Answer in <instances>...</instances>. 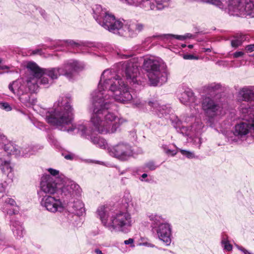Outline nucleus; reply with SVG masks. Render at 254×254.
Listing matches in <instances>:
<instances>
[{"instance_id": "obj_3", "label": "nucleus", "mask_w": 254, "mask_h": 254, "mask_svg": "<svg viewBox=\"0 0 254 254\" xmlns=\"http://www.w3.org/2000/svg\"><path fill=\"white\" fill-rule=\"evenodd\" d=\"M70 102V99L67 97H60L54 103L53 108L46 112L45 119L50 125L68 132L77 129L82 136L86 137L89 135V133L84 125L80 124L76 126L72 124L73 109L69 104Z\"/></svg>"}, {"instance_id": "obj_4", "label": "nucleus", "mask_w": 254, "mask_h": 254, "mask_svg": "<svg viewBox=\"0 0 254 254\" xmlns=\"http://www.w3.org/2000/svg\"><path fill=\"white\" fill-rule=\"evenodd\" d=\"M97 214L103 225L112 232L127 233L132 224L131 215L127 211H118L108 218L106 208L101 206L98 208Z\"/></svg>"}, {"instance_id": "obj_44", "label": "nucleus", "mask_w": 254, "mask_h": 254, "mask_svg": "<svg viewBox=\"0 0 254 254\" xmlns=\"http://www.w3.org/2000/svg\"><path fill=\"white\" fill-rule=\"evenodd\" d=\"M133 239L132 238H129L127 240H125L124 241V243L126 245H129V244H132L133 243Z\"/></svg>"}, {"instance_id": "obj_7", "label": "nucleus", "mask_w": 254, "mask_h": 254, "mask_svg": "<svg viewBox=\"0 0 254 254\" xmlns=\"http://www.w3.org/2000/svg\"><path fill=\"white\" fill-rule=\"evenodd\" d=\"M5 139V136L0 135V160L1 162H7L12 169V172L13 173V168L8 158V155L13 154L16 156H27L33 154L35 150L33 147L30 146L19 149V147L14 145L11 142L4 144L3 141Z\"/></svg>"}, {"instance_id": "obj_24", "label": "nucleus", "mask_w": 254, "mask_h": 254, "mask_svg": "<svg viewBox=\"0 0 254 254\" xmlns=\"http://www.w3.org/2000/svg\"><path fill=\"white\" fill-rule=\"evenodd\" d=\"M91 140L94 144L103 149H108V145L106 140L100 136L91 137Z\"/></svg>"}, {"instance_id": "obj_48", "label": "nucleus", "mask_w": 254, "mask_h": 254, "mask_svg": "<svg viewBox=\"0 0 254 254\" xmlns=\"http://www.w3.org/2000/svg\"><path fill=\"white\" fill-rule=\"evenodd\" d=\"M147 175L146 174H143L141 176V177L143 178V179H144L146 177H147Z\"/></svg>"}, {"instance_id": "obj_9", "label": "nucleus", "mask_w": 254, "mask_h": 254, "mask_svg": "<svg viewBox=\"0 0 254 254\" xmlns=\"http://www.w3.org/2000/svg\"><path fill=\"white\" fill-rule=\"evenodd\" d=\"M9 89L16 95L20 101L27 107H30L36 103V100L27 92V88L22 79H18L8 86Z\"/></svg>"}, {"instance_id": "obj_22", "label": "nucleus", "mask_w": 254, "mask_h": 254, "mask_svg": "<svg viewBox=\"0 0 254 254\" xmlns=\"http://www.w3.org/2000/svg\"><path fill=\"white\" fill-rule=\"evenodd\" d=\"M92 10L93 11V17L97 22L101 17H103V16L109 12L106 9H103L102 6L98 4L94 5L92 8Z\"/></svg>"}, {"instance_id": "obj_33", "label": "nucleus", "mask_w": 254, "mask_h": 254, "mask_svg": "<svg viewBox=\"0 0 254 254\" xmlns=\"http://www.w3.org/2000/svg\"><path fill=\"white\" fill-rule=\"evenodd\" d=\"M172 123L175 128H181L182 126V121L176 116H173L171 118Z\"/></svg>"}, {"instance_id": "obj_12", "label": "nucleus", "mask_w": 254, "mask_h": 254, "mask_svg": "<svg viewBox=\"0 0 254 254\" xmlns=\"http://www.w3.org/2000/svg\"><path fill=\"white\" fill-rule=\"evenodd\" d=\"M98 23L109 31L119 34L122 27V22L116 19L115 16L109 12L103 17H101Z\"/></svg>"}, {"instance_id": "obj_29", "label": "nucleus", "mask_w": 254, "mask_h": 254, "mask_svg": "<svg viewBox=\"0 0 254 254\" xmlns=\"http://www.w3.org/2000/svg\"><path fill=\"white\" fill-rule=\"evenodd\" d=\"M221 244L224 250L227 251H230L232 250V246L230 244L226 236L223 235L222 236Z\"/></svg>"}, {"instance_id": "obj_31", "label": "nucleus", "mask_w": 254, "mask_h": 254, "mask_svg": "<svg viewBox=\"0 0 254 254\" xmlns=\"http://www.w3.org/2000/svg\"><path fill=\"white\" fill-rule=\"evenodd\" d=\"M205 88L206 91L209 92L210 93L214 92L213 93H211V95H213L216 93V90L220 88V85L213 83L208 85V86L205 87Z\"/></svg>"}, {"instance_id": "obj_42", "label": "nucleus", "mask_w": 254, "mask_h": 254, "mask_svg": "<svg viewBox=\"0 0 254 254\" xmlns=\"http://www.w3.org/2000/svg\"><path fill=\"white\" fill-rule=\"evenodd\" d=\"M246 49L247 51L250 52H252L254 51V44L249 45L246 46Z\"/></svg>"}, {"instance_id": "obj_20", "label": "nucleus", "mask_w": 254, "mask_h": 254, "mask_svg": "<svg viewBox=\"0 0 254 254\" xmlns=\"http://www.w3.org/2000/svg\"><path fill=\"white\" fill-rule=\"evenodd\" d=\"M148 105L150 107V109L154 112L159 118L166 116L171 112L170 107L166 105L161 106L155 99L149 101Z\"/></svg>"}, {"instance_id": "obj_17", "label": "nucleus", "mask_w": 254, "mask_h": 254, "mask_svg": "<svg viewBox=\"0 0 254 254\" xmlns=\"http://www.w3.org/2000/svg\"><path fill=\"white\" fill-rule=\"evenodd\" d=\"M40 204L47 210L53 213L61 211L63 208L61 200L50 195L43 196L40 201Z\"/></svg>"}, {"instance_id": "obj_6", "label": "nucleus", "mask_w": 254, "mask_h": 254, "mask_svg": "<svg viewBox=\"0 0 254 254\" xmlns=\"http://www.w3.org/2000/svg\"><path fill=\"white\" fill-rule=\"evenodd\" d=\"M142 67L152 85H162L167 81L168 72L165 68L161 67L160 62L155 58L145 59Z\"/></svg>"}, {"instance_id": "obj_32", "label": "nucleus", "mask_w": 254, "mask_h": 254, "mask_svg": "<svg viewBox=\"0 0 254 254\" xmlns=\"http://www.w3.org/2000/svg\"><path fill=\"white\" fill-rule=\"evenodd\" d=\"M46 76V75H42L40 78L39 80L38 81V85L40 84H42L44 85H48L49 84H51L52 83V80L50 78V79H48Z\"/></svg>"}, {"instance_id": "obj_11", "label": "nucleus", "mask_w": 254, "mask_h": 254, "mask_svg": "<svg viewBox=\"0 0 254 254\" xmlns=\"http://www.w3.org/2000/svg\"><path fill=\"white\" fill-rule=\"evenodd\" d=\"M225 7L222 9L227 11L230 15L244 16L248 15V5L249 0H222Z\"/></svg>"}, {"instance_id": "obj_25", "label": "nucleus", "mask_w": 254, "mask_h": 254, "mask_svg": "<svg viewBox=\"0 0 254 254\" xmlns=\"http://www.w3.org/2000/svg\"><path fill=\"white\" fill-rule=\"evenodd\" d=\"M154 0H141L139 6L146 10H156Z\"/></svg>"}, {"instance_id": "obj_10", "label": "nucleus", "mask_w": 254, "mask_h": 254, "mask_svg": "<svg viewBox=\"0 0 254 254\" xmlns=\"http://www.w3.org/2000/svg\"><path fill=\"white\" fill-rule=\"evenodd\" d=\"M250 109L247 108L241 109L242 118L246 122H242L235 126V135L242 137L247 134L251 130L254 132V113H249Z\"/></svg>"}, {"instance_id": "obj_21", "label": "nucleus", "mask_w": 254, "mask_h": 254, "mask_svg": "<svg viewBox=\"0 0 254 254\" xmlns=\"http://www.w3.org/2000/svg\"><path fill=\"white\" fill-rule=\"evenodd\" d=\"M179 99L181 103L186 105L195 106L197 104L193 93L190 89L181 93Z\"/></svg>"}, {"instance_id": "obj_30", "label": "nucleus", "mask_w": 254, "mask_h": 254, "mask_svg": "<svg viewBox=\"0 0 254 254\" xmlns=\"http://www.w3.org/2000/svg\"><path fill=\"white\" fill-rule=\"evenodd\" d=\"M245 40V36L240 35L231 41V45L233 47H238L242 44Z\"/></svg>"}, {"instance_id": "obj_36", "label": "nucleus", "mask_w": 254, "mask_h": 254, "mask_svg": "<svg viewBox=\"0 0 254 254\" xmlns=\"http://www.w3.org/2000/svg\"><path fill=\"white\" fill-rule=\"evenodd\" d=\"M145 167L149 170H154L157 168V166L153 162L150 161L145 164Z\"/></svg>"}, {"instance_id": "obj_49", "label": "nucleus", "mask_w": 254, "mask_h": 254, "mask_svg": "<svg viewBox=\"0 0 254 254\" xmlns=\"http://www.w3.org/2000/svg\"><path fill=\"white\" fill-rule=\"evenodd\" d=\"M39 51L38 50L34 51L33 52V54H37V53L39 52Z\"/></svg>"}, {"instance_id": "obj_28", "label": "nucleus", "mask_w": 254, "mask_h": 254, "mask_svg": "<svg viewBox=\"0 0 254 254\" xmlns=\"http://www.w3.org/2000/svg\"><path fill=\"white\" fill-rule=\"evenodd\" d=\"M156 4V10H160L167 7L170 0H154Z\"/></svg>"}, {"instance_id": "obj_37", "label": "nucleus", "mask_w": 254, "mask_h": 254, "mask_svg": "<svg viewBox=\"0 0 254 254\" xmlns=\"http://www.w3.org/2000/svg\"><path fill=\"white\" fill-rule=\"evenodd\" d=\"M127 3L130 5L139 6L141 0H126Z\"/></svg>"}, {"instance_id": "obj_40", "label": "nucleus", "mask_w": 254, "mask_h": 254, "mask_svg": "<svg viewBox=\"0 0 254 254\" xmlns=\"http://www.w3.org/2000/svg\"><path fill=\"white\" fill-rule=\"evenodd\" d=\"M165 153L169 155L174 156L177 153L176 150H171L170 149H166L165 150Z\"/></svg>"}, {"instance_id": "obj_1", "label": "nucleus", "mask_w": 254, "mask_h": 254, "mask_svg": "<svg viewBox=\"0 0 254 254\" xmlns=\"http://www.w3.org/2000/svg\"><path fill=\"white\" fill-rule=\"evenodd\" d=\"M114 71L105 70L102 73L98 90L92 94L93 113L90 123L101 134L114 133L126 120L110 110L115 107L113 100L126 103L133 95L122 79Z\"/></svg>"}, {"instance_id": "obj_23", "label": "nucleus", "mask_w": 254, "mask_h": 254, "mask_svg": "<svg viewBox=\"0 0 254 254\" xmlns=\"http://www.w3.org/2000/svg\"><path fill=\"white\" fill-rule=\"evenodd\" d=\"M12 230L13 234L17 238H20L23 236L24 229L20 222H13L12 224Z\"/></svg>"}, {"instance_id": "obj_52", "label": "nucleus", "mask_w": 254, "mask_h": 254, "mask_svg": "<svg viewBox=\"0 0 254 254\" xmlns=\"http://www.w3.org/2000/svg\"><path fill=\"white\" fill-rule=\"evenodd\" d=\"M44 12H45V11H42V12L41 13V15H43Z\"/></svg>"}, {"instance_id": "obj_15", "label": "nucleus", "mask_w": 254, "mask_h": 254, "mask_svg": "<svg viewBox=\"0 0 254 254\" xmlns=\"http://www.w3.org/2000/svg\"><path fill=\"white\" fill-rule=\"evenodd\" d=\"M144 27V24L138 21H132L124 25L122 23L119 34L125 37H133L142 32Z\"/></svg>"}, {"instance_id": "obj_5", "label": "nucleus", "mask_w": 254, "mask_h": 254, "mask_svg": "<svg viewBox=\"0 0 254 254\" xmlns=\"http://www.w3.org/2000/svg\"><path fill=\"white\" fill-rule=\"evenodd\" d=\"M0 209L9 215L15 214L11 207L16 206V203L12 198L5 193V190L8 184L12 182L14 174L12 169L5 161L0 160Z\"/></svg>"}, {"instance_id": "obj_38", "label": "nucleus", "mask_w": 254, "mask_h": 254, "mask_svg": "<svg viewBox=\"0 0 254 254\" xmlns=\"http://www.w3.org/2000/svg\"><path fill=\"white\" fill-rule=\"evenodd\" d=\"M0 108L6 111H9L11 110V107L7 103H0Z\"/></svg>"}, {"instance_id": "obj_51", "label": "nucleus", "mask_w": 254, "mask_h": 254, "mask_svg": "<svg viewBox=\"0 0 254 254\" xmlns=\"http://www.w3.org/2000/svg\"><path fill=\"white\" fill-rule=\"evenodd\" d=\"M73 43V41H70L69 42V44H71H71H72Z\"/></svg>"}, {"instance_id": "obj_27", "label": "nucleus", "mask_w": 254, "mask_h": 254, "mask_svg": "<svg viewBox=\"0 0 254 254\" xmlns=\"http://www.w3.org/2000/svg\"><path fill=\"white\" fill-rule=\"evenodd\" d=\"M163 37L166 39H172L175 38L179 40H184L187 38H190L191 37V34L188 33L185 35H173V34H164L163 35Z\"/></svg>"}, {"instance_id": "obj_13", "label": "nucleus", "mask_w": 254, "mask_h": 254, "mask_svg": "<svg viewBox=\"0 0 254 254\" xmlns=\"http://www.w3.org/2000/svg\"><path fill=\"white\" fill-rule=\"evenodd\" d=\"M126 79L128 82L132 85L141 84L140 78L139 76V68L137 64L131 61H127L123 64Z\"/></svg>"}, {"instance_id": "obj_45", "label": "nucleus", "mask_w": 254, "mask_h": 254, "mask_svg": "<svg viewBox=\"0 0 254 254\" xmlns=\"http://www.w3.org/2000/svg\"><path fill=\"white\" fill-rule=\"evenodd\" d=\"M79 186L76 185V184H75L74 183H72L71 184V189H76V190H77L78 188H79Z\"/></svg>"}, {"instance_id": "obj_18", "label": "nucleus", "mask_w": 254, "mask_h": 254, "mask_svg": "<svg viewBox=\"0 0 254 254\" xmlns=\"http://www.w3.org/2000/svg\"><path fill=\"white\" fill-rule=\"evenodd\" d=\"M238 98L240 100L249 102L250 105L248 109H251L249 113H254V86H245L241 88L238 94ZM246 108L243 106L241 108Z\"/></svg>"}, {"instance_id": "obj_39", "label": "nucleus", "mask_w": 254, "mask_h": 254, "mask_svg": "<svg viewBox=\"0 0 254 254\" xmlns=\"http://www.w3.org/2000/svg\"><path fill=\"white\" fill-rule=\"evenodd\" d=\"M48 172L51 174V175L53 176L52 177L53 178H55L54 177L58 175L59 174V171L55 170V169H52V168L49 169Z\"/></svg>"}, {"instance_id": "obj_46", "label": "nucleus", "mask_w": 254, "mask_h": 254, "mask_svg": "<svg viewBox=\"0 0 254 254\" xmlns=\"http://www.w3.org/2000/svg\"><path fill=\"white\" fill-rule=\"evenodd\" d=\"M64 158L67 160H72L73 159V156L70 154H68L65 155Z\"/></svg>"}, {"instance_id": "obj_8", "label": "nucleus", "mask_w": 254, "mask_h": 254, "mask_svg": "<svg viewBox=\"0 0 254 254\" xmlns=\"http://www.w3.org/2000/svg\"><path fill=\"white\" fill-rule=\"evenodd\" d=\"M148 218L151 221L152 230L156 232L159 239L166 245H169L171 242L170 225L161 216L151 214L148 216Z\"/></svg>"}, {"instance_id": "obj_2", "label": "nucleus", "mask_w": 254, "mask_h": 254, "mask_svg": "<svg viewBox=\"0 0 254 254\" xmlns=\"http://www.w3.org/2000/svg\"><path fill=\"white\" fill-rule=\"evenodd\" d=\"M26 67L29 73L26 79V85L30 91L35 92L38 89V82L42 75L48 76L52 81L60 75H64L71 80L83 68V66L76 61L70 60L64 63L61 67L42 68L33 62H28Z\"/></svg>"}, {"instance_id": "obj_26", "label": "nucleus", "mask_w": 254, "mask_h": 254, "mask_svg": "<svg viewBox=\"0 0 254 254\" xmlns=\"http://www.w3.org/2000/svg\"><path fill=\"white\" fill-rule=\"evenodd\" d=\"M69 206L72 207L74 212L78 215L81 214L84 211V204L79 200L74 201L73 203L69 204Z\"/></svg>"}, {"instance_id": "obj_14", "label": "nucleus", "mask_w": 254, "mask_h": 254, "mask_svg": "<svg viewBox=\"0 0 254 254\" xmlns=\"http://www.w3.org/2000/svg\"><path fill=\"white\" fill-rule=\"evenodd\" d=\"M108 151L111 156L122 160L127 159L132 154L131 147L124 143L108 147Z\"/></svg>"}, {"instance_id": "obj_50", "label": "nucleus", "mask_w": 254, "mask_h": 254, "mask_svg": "<svg viewBox=\"0 0 254 254\" xmlns=\"http://www.w3.org/2000/svg\"><path fill=\"white\" fill-rule=\"evenodd\" d=\"M192 47H193V46H192V45H190L189 46V47L190 48H192Z\"/></svg>"}, {"instance_id": "obj_47", "label": "nucleus", "mask_w": 254, "mask_h": 254, "mask_svg": "<svg viewBox=\"0 0 254 254\" xmlns=\"http://www.w3.org/2000/svg\"><path fill=\"white\" fill-rule=\"evenodd\" d=\"M122 58H127L129 57L130 56L129 55H122Z\"/></svg>"}, {"instance_id": "obj_43", "label": "nucleus", "mask_w": 254, "mask_h": 254, "mask_svg": "<svg viewBox=\"0 0 254 254\" xmlns=\"http://www.w3.org/2000/svg\"><path fill=\"white\" fill-rule=\"evenodd\" d=\"M184 58L186 60H192L195 59L194 57L191 55H186L184 56Z\"/></svg>"}, {"instance_id": "obj_35", "label": "nucleus", "mask_w": 254, "mask_h": 254, "mask_svg": "<svg viewBox=\"0 0 254 254\" xmlns=\"http://www.w3.org/2000/svg\"><path fill=\"white\" fill-rule=\"evenodd\" d=\"M182 155L186 156L188 158H192L194 157V154L192 152H190L185 150H180Z\"/></svg>"}, {"instance_id": "obj_34", "label": "nucleus", "mask_w": 254, "mask_h": 254, "mask_svg": "<svg viewBox=\"0 0 254 254\" xmlns=\"http://www.w3.org/2000/svg\"><path fill=\"white\" fill-rule=\"evenodd\" d=\"M248 7V15L254 17V0H249Z\"/></svg>"}, {"instance_id": "obj_16", "label": "nucleus", "mask_w": 254, "mask_h": 254, "mask_svg": "<svg viewBox=\"0 0 254 254\" xmlns=\"http://www.w3.org/2000/svg\"><path fill=\"white\" fill-rule=\"evenodd\" d=\"M58 190V183L55 178L49 175H44L42 177L40 182V192H43L46 195L54 194Z\"/></svg>"}, {"instance_id": "obj_19", "label": "nucleus", "mask_w": 254, "mask_h": 254, "mask_svg": "<svg viewBox=\"0 0 254 254\" xmlns=\"http://www.w3.org/2000/svg\"><path fill=\"white\" fill-rule=\"evenodd\" d=\"M202 108L208 116L213 117L217 114L220 107L211 98L206 97L203 99Z\"/></svg>"}, {"instance_id": "obj_41", "label": "nucleus", "mask_w": 254, "mask_h": 254, "mask_svg": "<svg viewBox=\"0 0 254 254\" xmlns=\"http://www.w3.org/2000/svg\"><path fill=\"white\" fill-rule=\"evenodd\" d=\"M244 55V52L242 51L236 52L233 54V57L235 58H238L239 57L243 56Z\"/></svg>"}]
</instances>
